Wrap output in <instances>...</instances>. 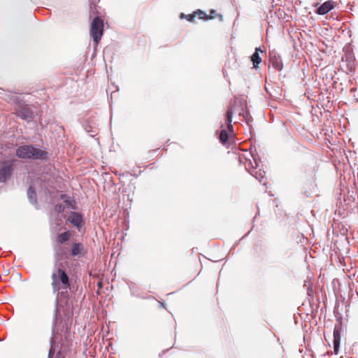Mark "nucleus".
I'll list each match as a JSON object with an SVG mask.
<instances>
[{"mask_svg": "<svg viewBox=\"0 0 358 358\" xmlns=\"http://www.w3.org/2000/svg\"><path fill=\"white\" fill-rule=\"evenodd\" d=\"M84 250V246L81 243H74L71 249V255L73 257H78Z\"/></svg>", "mask_w": 358, "mask_h": 358, "instance_id": "obj_14", "label": "nucleus"}, {"mask_svg": "<svg viewBox=\"0 0 358 358\" xmlns=\"http://www.w3.org/2000/svg\"><path fill=\"white\" fill-rule=\"evenodd\" d=\"M3 92L0 94L2 95L3 100L7 101L8 103H12L15 105V108H16L19 104L23 103V99L17 96L16 94L17 92H13L12 91H6L4 90L1 89Z\"/></svg>", "mask_w": 358, "mask_h": 358, "instance_id": "obj_7", "label": "nucleus"}, {"mask_svg": "<svg viewBox=\"0 0 358 358\" xmlns=\"http://www.w3.org/2000/svg\"><path fill=\"white\" fill-rule=\"evenodd\" d=\"M315 7L316 8L315 10V13L320 15H324L334 8L335 3L333 1L328 0L324 2L322 4L317 3L315 5Z\"/></svg>", "mask_w": 358, "mask_h": 358, "instance_id": "obj_10", "label": "nucleus"}, {"mask_svg": "<svg viewBox=\"0 0 358 358\" xmlns=\"http://www.w3.org/2000/svg\"><path fill=\"white\" fill-rule=\"evenodd\" d=\"M57 273H58L57 280L58 279L60 280L61 282L64 285V289H66L70 285L69 278L68 275L64 271V270H63L61 268H57Z\"/></svg>", "mask_w": 358, "mask_h": 358, "instance_id": "obj_13", "label": "nucleus"}, {"mask_svg": "<svg viewBox=\"0 0 358 358\" xmlns=\"http://www.w3.org/2000/svg\"><path fill=\"white\" fill-rule=\"evenodd\" d=\"M27 198L29 202L33 205L37 204L36 193L34 187L30 185L27 189Z\"/></svg>", "mask_w": 358, "mask_h": 358, "instance_id": "obj_16", "label": "nucleus"}, {"mask_svg": "<svg viewBox=\"0 0 358 358\" xmlns=\"http://www.w3.org/2000/svg\"><path fill=\"white\" fill-rule=\"evenodd\" d=\"M51 278L52 280V287L53 292L55 294H57V298L55 300V315H54V320H53V324H54V325H55L56 322H57V315H58V303H59L58 296H61L62 297H66L67 296V289H65V291L59 292V285L57 282V275L56 273L54 272L52 274Z\"/></svg>", "mask_w": 358, "mask_h": 358, "instance_id": "obj_5", "label": "nucleus"}, {"mask_svg": "<svg viewBox=\"0 0 358 358\" xmlns=\"http://www.w3.org/2000/svg\"><path fill=\"white\" fill-rule=\"evenodd\" d=\"M343 51L345 52V55L342 60L346 62L348 71L352 72L355 69V56L350 48L345 47Z\"/></svg>", "mask_w": 358, "mask_h": 358, "instance_id": "obj_8", "label": "nucleus"}, {"mask_svg": "<svg viewBox=\"0 0 358 358\" xmlns=\"http://www.w3.org/2000/svg\"><path fill=\"white\" fill-rule=\"evenodd\" d=\"M15 110L16 116L23 120L30 122L34 117V110H32L31 107L27 104H25L24 101L23 103H20L16 108H15Z\"/></svg>", "mask_w": 358, "mask_h": 358, "instance_id": "obj_6", "label": "nucleus"}, {"mask_svg": "<svg viewBox=\"0 0 358 358\" xmlns=\"http://www.w3.org/2000/svg\"><path fill=\"white\" fill-rule=\"evenodd\" d=\"M351 197H352V196H350L348 199H345V201H350Z\"/></svg>", "mask_w": 358, "mask_h": 358, "instance_id": "obj_30", "label": "nucleus"}, {"mask_svg": "<svg viewBox=\"0 0 358 358\" xmlns=\"http://www.w3.org/2000/svg\"><path fill=\"white\" fill-rule=\"evenodd\" d=\"M342 325L341 324H336L334 329V339H333V348H334V353L337 355L339 352L340 345H341V332H342Z\"/></svg>", "mask_w": 358, "mask_h": 358, "instance_id": "obj_9", "label": "nucleus"}, {"mask_svg": "<svg viewBox=\"0 0 358 358\" xmlns=\"http://www.w3.org/2000/svg\"><path fill=\"white\" fill-rule=\"evenodd\" d=\"M48 155V152L38 148L36 145H20L15 150V155L23 159L45 160Z\"/></svg>", "mask_w": 358, "mask_h": 358, "instance_id": "obj_1", "label": "nucleus"}, {"mask_svg": "<svg viewBox=\"0 0 358 358\" xmlns=\"http://www.w3.org/2000/svg\"><path fill=\"white\" fill-rule=\"evenodd\" d=\"M160 305H161V306H162V307H164V306H165V305H166V303H165L164 302H162V303H160Z\"/></svg>", "mask_w": 358, "mask_h": 358, "instance_id": "obj_29", "label": "nucleus"}, {"mask_svg": "<svg viewBox=\"0 0 358 358\" xmlns=\"http://www.w3.org/2000/svg\"><path fill=\"white\" fill-rule=\"evenodd\" d=\"M65 206L62 203H57L55 206V211L57 213H62L64 211Z\"/></svg>", "mask_w": 358, "mask_h": 358, "instance_id": "obj_23", "label": "nucleus"}, {"mask_svg": "<svg viewBox=\"0 0 358 358\" xmlns=\"http://www.w3.org/2000/svg\"><path fill=\"white\" fill-rule=\"evenodd\" d=\"M55 340L54 337V327H52V336L50 341V350L48 352V358H64L60 352H57L55 357H54L55 354Z\"/></svg>", "mask_w": 358, "mask_h": 358, "instance_id": "obj_12", "label": "nucleus"}, {"mask_svg": "<svg viewBox=\"0 0 358 358\" xmlns=\"http://www.w3.org/2000/svg\"><path fill=\"white\" fill-rule=\"evenodd\" d=\"M103 20L100 16L94 17L90 25V36L92 37L95 45L100 42L103 34Z\"/></svg>", "mask_w": 358, "mask_h": 358, "instance_id": "obj_3", "label": "nucleus"}, {"mask_svg": "<svg viewBox=\"0 0 358 358\" xmlns=\"http://www.w3.org/2000/svg\"><path fill=\"white\" fill-rule=\"evenodd\" d=\"M180 17L181 19H186L189 22H192L194 21L195 17H196L195 11L193 12L192 13L188 14V15H186L185 13H181Z\"/></svg>", "mask_w": 358, "mask_h": 358, "instance_id": "obj_21", "label": "nucleus"}, {"mask_svg": "<svg viewBox=\"0 0 358 358\" xmlns=\"http://www.w3.org/2000/svg\"><path fill=\"white\" fill-rule=\"evenodd\" d=\"M232 119H233V110L232 108L230 107L226 112L225 114V123L227 124V130L233 131V125H232Z\"/></svg>", "mask_w": 358, "mask_h": 358, "instance_id": "obj_15", "label": "nucleus"}, {"mask_svg": "<svg viewBox=\"0 0 358 358\" xmlns=\"http://www.w3.org/2000/svg\"><path fill=\"white\" fill-rule=\"evenodd\" d=\"M243 117L248 124H249L250 121L252 120V117L250 116V115L249 114V113L248 111L245 112V113L243 115Z\"/></svg>", "mask_w": 358, "mask_h": 358, "instance_id": "obj_25", "label": "nucleus"}, {"mask_svg": "<svg viewBox=\"0 0 358 358\" xmlns=\"http://www.w3.org/2000/svg\"><path fill=\"white\" fill-rule=\"evenodd\" d=\"M219 140L222 145H225L229 141V134L227 129H222L219 135Z\"/></svg>", "mask_w": 358, "mask_h": 358, "instance_id": "obj_18", "label": "nucleus"}, {"mask_svg": "<svg viewBox=\"0 0 358 358\" xmlns=\"http://www.w3.org/2000/svg\"><path fill=\"white\" fill-rule=\"evenodd\" d=\"M272 66L277 71H281L283 68V64L281 61L275 60L272 62Z\"/></svg>", "mask_w": 358, "mask_h": 358, "instance_id": "obj_22", "label": "nucleus"}, {"mask_svg": "<svg viewBox=\"0 0 358 358\" xmlns=\"http://www.w3.org/2000/svg\"><path fill=\"white\" fill-rule=\"evenodd\" d=\"M71 234L69 231H64L57 236V243L59 244H62L66 242L70 238Z\"/></svg>", "mask_w": 358, "mask_h": 358, "instance_id": "obj_20", "label": "nucleus"}, {"mask_svg": "<svg viewBox=\"0 0 358 358\" xmlns=\"http://www.w3.org/2000/svg\"><path fill=\"white\" fill-rule=\"evenodd\" d=\"M259 52H262L263 51H262V50L261 49V48H260V47H258V48H255V51L254 52H258V53H259Z\"/></svg>", "mask_w": 358, "mask_h": 358, "instance_id": "obj_27", "label": "nucleus"}, {"mask_svg": "<svg viewBox=\"0 0 358 358\" xmlns=\"http://www.w3.org/2000/svg\"><path fill=\"white\" fill-rule=\"evenodd\" d=\"M15 160H5L0 162V182L6 183L14 171Z\"/></svg>", "mask_w": 358, "mask_h": 358, "instance_id": "obj_4", "label": "nucleus"}, {"mask_svg": "<svg viewBox=\"0 0 358 358\" xmlns=\"http://www.w3.org/2000/svg\"><path fill=\"white\" fill-rule=\"evenodd\" d=\"M67 220L75 227L80 230L83 226V217L78 212L71 211L67 218Z\"/></svg>", "mask_w": 358, "mask_h": 358, "instance_id": "obj_11", "label": "nucleus"}, {"mask_svg": "<svg viewBox=\"0 0 358 358\" xmlns=\"http://www.w3.org/2000/svg\"><path fill=\"white\" fill-rule=\"evenodd\" d=\"M64 202L65 203L68 208H74V206L73 205V201L70 196L68 197L67 199H64Z\"/></svg>", "mask_w": 358, "mask_h": 358, "instance_id": "obj_24", "label": "nucleus"}, {"mask_svg": "<svg viewBox=\"0 0 358 358\" xmlns=\"http://www.w3.org/2000/svg\"><path fill=\"white\" fill-rule=\"evenodd\" d=\"M69 197L68 195L62 194L60 195V199L63 200L64 201V199H67V198Z\"/></svg>", "mask_w": 358, "mask_h": 358, "instance_id": "obj_26", "label": "nucleus"}, {"mask_svg": "<svg viewBox=\"0 0 358 358\" xmlns=\"http://www.w3.org/2000/svg\"><path fill=\"white\" fill-rule=\"evenodd\" d=\"M251 157L252 158V161L251 159H248L247 164L245 165V168L254 178H255L260 183L265 185L266 184L265 178L266 173L261 169L257 170L259 166V162H260V159L257 154L251 153Z\"/></svg>", "mask_w": 358, "mask_h": 358, "instance_id": "obj_2", "label": "nucleus"}, {"mask_svg": "<svg viewBox=\"0 0 358 358\" xmlns=\"http://www.w3.org/2000/svg\"><path fill=\"white\" fill-rule=\"evenodd\" d=\"M196 17L197 16L199 20H209L214 19L213 15H208L204 11L197 9L195 10Z\"/></svg>", "mask_w": 358, "mask_h": 358, "instance_id": "obj_17", "label": "nucleus"}, {"mask_svg": "<svg viewBox=\"0 0 358 358\" xmlns=\"http://www.w3.org/2000/svg\"><path fill=\"white\" fill-rule=\"evenodd\" d=\"M215 13H216V10H212L210 11V15H213V16L215 17Z\"/></svg>", "mask_w": 358, "mask_h": 358, "instance_id": "obj_28", "label": "nucleus"}, {"mask_svg": "<svg viewBox=\"0 0 358 358\" xmlns=\"http://www.w3.org/2000/svg\"><path fill=\"white\" fill-rule=\"evenodd\" d=\"M251 61L255 69L259 68V65L262 62V58L259 56V53L254 52L251 56Z\"/></svg>", "mask_w": 358, "mask_h": 358, "instance_id": "obj_19", "label": "nucleus"}]
</instances>
